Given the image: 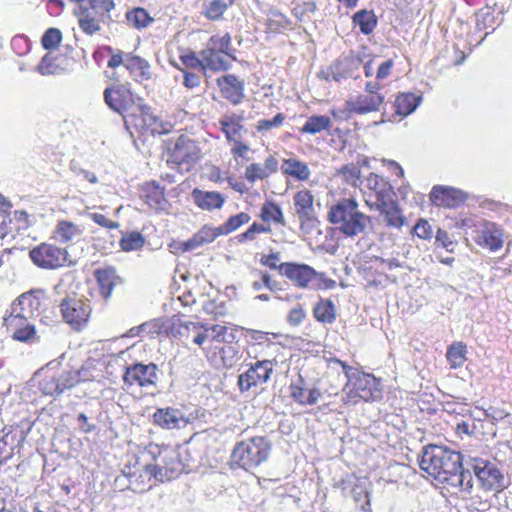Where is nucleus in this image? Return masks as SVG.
Returning a JSON list of instances; mask_svg holds the SVG:
<instances>
[{"mask_svg": "<svg viewBox=\"0 0 512 512\" xmlns=\"http://www.w3.org/2000/svg\"><path fill=\"white\" fill-rule=\"evenodd\" d=\"M472 469L482 490L501 492L505 489L504 475L494 463L474 459Z\"/></svg>", "mask_w": 512, "mask_h": 512, "instance_id": "nucleus-8", "label": "nucleus"}, {"mask_svg": "<svg viewBox=\"0 0 512 512\" xmlns=\"http://www.w3.org/2000/svg\"><path fill=\"white\" fill-rule=\"evenodd\" d=\"M314 316L322 323H332L336 319V308L330 299L320 300L314 307Z\"/></svg>", "mask_w": 512, "mask_h": 512, "instance_id": "nucleus-36", "label": "nucleus"}, {"mask_svg": "<svg viewBox=\"0 0 512 512\" xmlns=\"http://www.w3.org/2000/svg\"><path fill=\"white\" fill-rule=\"evenodd\" d=\"M207 47L211 48L212 50L219 51L220 53L224 54L225 56H228L235 60V57L232 55V49H231V36L229 33L224 34L223 36L214 35L209 39V42L207 44Z\"/></svg>", "mask_w": 512, "mask_h": 512, "instance_id": "nucleus-45", "label": "nucleus"}, {"mask_svg": "<svg viewBox=\"0 0 512 512\" xmlns=\"http://www.w3.org/2000/svg\"><path fill=\"white\" fill-rule=\"evenodd\" d=\"M157 370L158 368L154 363H133L125 367L123 382L128 386H156L158 380Z\"/></svg>", "mask_w": 512, "mask_h": 512, "instance_id": "nucleus-13", "label": "nucleus"}, {"mask_svg": "<svg viewBox=\"0 0 512 512\" xmlns=\"http://www.w3.org/2000/svg\"><path fill=\"white\" fill-rule=\"evenodd\" d=\"M344 391L351 402L356 403V399L364 401L376 400L381 396L379 383L376 378L368 373L357 372L354 377L349 378Z\"/></svg>", "mask_w": 512, "mask_h": 512, "instance_id": "nucleus-6", "label": "nucleus"}, {"mask_svg": "<svg viewBox=\"0 0 512 512\" xmlns=\"http://www.w3.org/2000/svg\"><path fill=\"white\" fill-rule=\"evenodd\" d=\"M284 174L294 177L297 180L305 181L310 177V169L308 166L295 158L285 159L281 166Z\"/></svg>", "mask_w": 512, "mask_h": 512, "instance_id": "nucleus-32", "label": "nucleus"}, {"mask_svg": "<svg viewBox=\"0 0 512 512\" xmlns=\"http://www.w3.org/2000/svg\"><path fill=\"white\" fill-rule=\"evenodd\" d=\"M90 218L98 225L107 229H117L119 223L108 219L105 215L100 213H92Z\"/></svg>", "mask_w": 512, "mask_h": 512, "instance_id": "nucleus-64", "label": "nucleus"}, {"mask_svg": "<svg viewBox=\"0 0 512 512\" xmlns=\"http://www.w3.org/2000/svg\"><path fill=\"white\" fill-rule=\"evenodd\" d=\"M414 234L424 240L431 239L433 231L427 220L420 219L413 228Z\"/></svg>", "mask_w": 512, "mask_h": 512, "instance_id": "nucleus-61", "label": "nucleus"}, {"mask_svg": "<svg viewBox=\"0 0 512 512\" xmlns=\"http://www.w3.org/2000/svg\"><path fill=\"white\" fill-rule=\"evenodd\" d=\"M70 169L73 172V174L76 177L80 178L81 180H86L93 184L98 182V178L93 172H90L86 169L80 168V167L76 166L75 164H71Z\"/></svg>", "mask_w": 512, "mask_h": 512, "instance_id": "nucleus-62", "label": "nucleus"}, {"mask_svg": "<svg viewBox=\"0 0 512 512\" xmlns=\"http://www.w3.org/2000/svg\"><path fill=\"white\" fill-rule=\"evenodd\" d=\"M477 242L491 251H497L503 246V232L495 223L483 222L478 230Z\"/></svg>", "mask_w": 512, "mask_h": 512, "instance_id": "nucleus-20", "label": "nucleus"}, {"mask_svg": "<svg viewBox=\"0 0 512 512\" xmlns=\"http://www.w3.org/2000/svg\"><path fill=\"white\" fill-rule=\"evenodd\" d=\"M422 96L413 93H401L395 100V112L400 116H408L420 105Z\"/></svg>", "mask_w": 512, "mask_h": 512, "instance_id": "nucleus-30", "label": "nucleus"}, {"mask_svg": "<svg viewBox=\"0 0 512 512\" xmlns=\"http://www.w3.org/2000/svg\"><path fill=\"white\" fill-rule=\"evenodd\" d=\"M137 112L140 113L144 125L151 131L152 134H155L154 128H157V125L160 121L158 115H156L149 106L144 104V100L138 102L136 113Z\"/></svg>", "mask_w": 512, "mask_h": 512, "instance_id": "nucleus-48", "label": "nucleus"}, {"mask_svg": "<svg viewBox=\"0 0 512 512\" xmlns=\"http://www.w3.org/2000/svg\"><path fill=\"white\" fill-rule=\"evenodd\" d=\"M154 423L164 429H178L187 421L183 412L175 408H160L153 415Z\"/></svg>", "mask_w": 512, "mask_h": 512, "instance_id": "nucleus-22", "label": "nucleus"}, {"mask_svg": "<svg viewBox=\"0 0 512 512\" xmlns=\"http://www.w3.org/2000/svg\"><path fill=\"white\" fill-rule=\"evenodd\" d=\"M63 320L76 331L82 330L88 323L91 307L83 299L68 297L60 304Z\"/></svg>", "mask_w": 512, "mask_h": 512, "instance_id": "nucleus-9", "label": "nucleus"}, {"mask_svg": "<svg viewBox=\"0 0 512 512\" xmlns=\"http://www.w3.org/2000/svg\"><path fill=\"white\" fill-rule=\"evenodd\" d=\"M245 176L250 182H255L256 180H262L268 177L263 165L258 163H253L247 166Z\"/></svg>", "mask_w": 512, "mask_h": 512, "instance_id": "nucleus-57", "label": "nucleus"}, {"mask_svg": "<svg viewBox=\"0 0 512 512\" xmlns=\"http://www.w3.org/2000/svg\"><path fill=\"white\" fill-rule=\"evenodd\" d=\"M261 216L264 221H274L281 225L285 224L283 212L280 206L274 202H267L263 205Z\"/></svg>", "mask_w": 512, "mask_h": 512, "instance_id": "nucleus-49", "label": "nucleus"}, {"mask_svg": "<svg viewBox=\"0 0 512 512\" xmlns=\"http://www.w3.org/2000/svg\"><path fill=\"white\" fill-rule=\"evenodd\" d=\"M270 227L269 226H264V225H261V224H257V223H254L253 225H251L244 233L238 235V241L239 242H243V241H246V240H254L256 235L259 234V233H265V232H270Z\"/></svg>", "mask_w": 512, "mask_h": 512, "instance_id": "nucleus-58", "label": "nucleus"}, {"mask_svg": "<svg viewBox=\"0 0 512 512\" xmlns=\"http://www.w3.org/2000/svg\"><path fill=\"white\" fill-rule=\"evenodd\" d=\"M222 365L224 367H232L239 359L238 350L231 345L223 346L219 350Z\"/></svg>", "mask_w": 512, "mask_h": 512, "instance_id": "nucleus-56", "label": "nucleus"}, {"mask_svg": "<svg viewBox=\"0 0 512 512\" xmlns=\"http://www.w3.org/2000/svg\"><path fill=\"white\" fill-rule=\"evenodd\" d=\"M353 22L359 26L360 31L368 35L377 25V18L373 11L360 10L353 16Z\"/></svg>", "mask_w": 512, "mask_h": 512, "instance_id": "nucleus-42", "label": "nucleus"}, {"mask_svg": "<svg viewBox=\"0 0 512 512\" xmlns=\"http://www.w3.org/2000/svg\"><path fill=\"white\" fill-rule=\"evenodd\" d=\"M100 287V293L104 299H108L114 287L116 286L119 277L113 267H105L97 269L94 273Z\"/></svg>", "mask_w": 512, "mask_h": 512, "instance_id": "nucleus-26", "label": "nucleus"}, {"mask_svg": "<svg viewBox=\"0 0 512 512\" xmlns=\"http://www.w3.org/2000/svg\"><path fill=\"white\" fill-rule=\"evenodd\" d=\"M221 95L234 105H238L244 98L243 80L233 74H226L217 79Z\"/></svg>", "mask_w": 512, "mask_h": 512, "instance_id": "nucleus-17", "label": "nucleus"}, {"mask_svg": "<svg viewBox=\"0 0 512 512\" xmlns=\"http://www.w3.org/2000/svg\"><path fill=\"white\" fill-rule=\"evenodd\" d=\"M194 203L202 210L220 209L226 198L216 191H204L199 188H194L191 193Z\"/></svg>", "mask_w": 512, "mask_h": 512, "instance_id": "nucleus-23", "label": "nucleus"}, {"mask_svg": "<svg viewBox=\"0 0 512 512\" xmlns=\"http://www.w3.org/2000/svg\"><path fill=\"white\" fill-rule=\"evenodd\" d=\"M127 21L136 29L148 27L154 19L141 7L134 8L126 13Z\"/></svg>", "mask_w": 512, "mask_h": 512, "instance_id": "nucleus-44", "label": "nucleus"}, {"mask_svg": "<svg viewBox=\"0 0 512 512\" xmlns=\"http://www.w3.org/2000/svg\"><path fill=\"white\" fill-rule=\"evenodd\" d=\"M249 221V214L241 212L237 215L231 216L223 225L219 226V232L221 235H228Z\"/></svg>", "mask_w": 512, "mask_h": 512, "instance_id": "nucleus-47", "label": "nucleus"}, {"mask_svg": "<svg viewBox=\"0 0 512 512\" xmlns=\"http://www.w3.org/2000/svg\"><path fill=\"white\" fill-rule=\"evenodd\" d=\"M187 449L183 447L160 446L149 444L142 453L143 471L149 477L164 482L188 472L189 464Z\"/></svg>", "mask_w": 512, "mask_h": 512, "instance_id": "nucleus-1", "label": "nucleus"}, {"mask_svg": "<svg viewBox=\"0 0 512 512\" xmlns=\"http://www.w3.org/2000/svg\"><path fill=\"white\" fill-rule=\"evenodd\" d=\"M383 103V95H359L356 99L346 102V112L364 115L378 111Z\"/></svg>", "mask_w": 512, "mask_h": 512, "instance_id": "nucleus-19", "label": "nucleus"}, {"mask_svg": "<svg viewBox=\"0 0 512 512\" xmlns=\"http://www.w3.org/2000/svg\"><path fill=\"white\" fill-rule=\"evenodd\" d=\"M145 243V238L139 232H129L120 240V247L123 251H135L139 250L143 247Z\"/></svg>", "mask_w": 512, "mask_h": 512, "instance_id": "nucleus-46", "label": "nucleus"}, {"mask_svg": "<svg viewBox=\"0 0 512 512\" xmlns=\"http://www.w3.org/2000/svg\"><path fill=\"white\" fill-rule=\"evenodd\" d=\"M340 173L343 175L344 180L348 184H350L354 187L359 186V184L361 183V180H360L361 171L354 164H347V165L343 166L340 169Z\"/></svg>", "mask_w": 512, "mask_h": 512, "instance_id": "nucleus-54", "label": "nucleus"}, {"mask_svg": "<svg viewBox=\"0 0 512 512\" xmlns=\"http://www.w3.org/2000/svg\"><path fill=\"white\" fill-rule=\"evenodd\" d=\"M81 233L82 230L76 224L70 221H60L55 228L54 237L60 243H68L78 238Z\"/></svg>", "mask_w": 512, "mask_h": 512, "instance_id": "nucleus-35", "label": "nucleus"}, {"mask_svg": "<svg viewBox=\"0 0 512 512\" xmlns=\"http://www.w3.org/2000/svg\"><path fill=\"white\" fill-rule=\"evenodd\" d=\"M12 337L20 342H33L37 339L36 328L33 324H25V327L15 329Z\"/></svg>", "mask_w": 512, "mask_h": 512, "instance_id": "nucleus-55", "label": "nucleus"}, {"mask_svg": "<svg viewBox=\"0 0 512 512\" xmlns=\"http://www.w3.org/2000/svg\"><path fill=\"white\" fill-rule=\"evenodd\" d=\"M145 202L155 211L164 210L167 205V200L164 195V190L155 185L154 183L148 184L145 188L144 194Z\"/></svg>", "mask_w": 512, "mask_h": 512, "instance_id": "nucleus-34", "label": "nucleus"}, {"mask_svg": "<svg viewBox=\"0 0 512 512\" xmlns=\"http://www.w3.org/2000/svg\"><path fill=\"white\" fill-rule=\"evenodd\" d=\"M202 328L206 327L197 322H184L179 326V334L186 337L191 335L193 343L202 345L207 339V334L201 331Z\"/></svg>", "mask_w": 512, "mask_h": 512, "instance_id": "nucleus-39", "label": "nucleus"}, {"mask_svg": "<svg viewBox=\"0 0 512 512\" xmlns=\"http://www.w3.org/2000/svg\"><path fill=\"white\" fill-rule=\"evenodd\" d=\"M125 67L134 76L137 82L149 80L152 77L151 67L147 60L134 56L131 54H125Z\"/></svg>", "mask_w": 512, "mask_h": 512, "instance_id": "nucleus-25", "label": "nucleus"}, {"mask_svg": "<svg viewBox=\"0 0 512 512\" xmlns=\"http://www.w3.org/2000/svg\"><path fill=\"white\" fill-rule=\"evenodd\" d=\"M359 64V59L345 57L337 61L333 66H331V70L328 73L326 79H332L336 82H340L341 80L346 79L348 77H353L352 68H357Z\"/></svg>", "mask_w": 512, "mask_h": 512, "instance_id": "nucleus-28", "label": "nucleus"}, {"mask_svg": "<svg viewBox=\"0 0 512 512\" xmlns=\"http://www.w3.org/2000/svg\"><path fill=\"white\" fill-rule=\"evenodd\" d=\"M308 390L307 382L300 374L289 385L290 397L301 406H305Z\"/></svg>", "mask_w": 512, "mask_h": 512, "instance_id": "nucleus-43", "label": "nucleus"}, {"mask_svg": "<svg viewBox=\"0 0 512 512\" xmlns=\"http://www.w3.org/2000/svg\"><path fill=\"white\" fill-rule=\"evenodd\" d=\"M467 348L462 342L453 343L446 352L447 361L452 369L461 367L466 361Z\"/></svg>", "mask_w": 512, "mask_h": 512, "instance_id": "nucleus-41", "label": "nucleus"}, {"mask_svg": "<svg viewBox=\"0 0 512 512\" xmlns=\"http://www.w3.org/2000/svg\"><path fill=\"white\" fill-rule=\"evenodd\" d=\"M62 39L61 31L57 28H49L42 37V45L47 50L55 49Z\"/></svg>", "mask_w": 512, "mask_h": 512, "instance_id": "nucleus-53", "label": "nucleus"}, {"mask_svg": "<svg viewBox=\"0 0 512 512\" xmlns=\"http://www.w3.org/2000/svg\"><path fill=\"white\" fill-rule=\"evenodd\" d=\"M445 484L458 488L463 492H470L473 488V478L469 470H464L462 467L459 472L451 474Z\"/></svg>", "mask_w": 512, "mask_h": 512, "instance_id": "nucleus-37", "label": "nucleus"}, {"mask_svg": "<svg viewBox=\"0 0 512 512\" xmlns=\"http://www.w3.org/2000/svg\"><path fill=\"white\" fill-rule=\"evenodd\" d=\"M279 272L299 288H332L335 284V281L325 278L323 273L306 264L284 262L279 265Z\"/></svg>", "mask_w": 512, "mask_h": 512, "instance_id": "nucleus-5", "label": "nucleus"}, {"mask_svg": "<svg viewBox=\"0 0 512 512\" xmlns=\"http://www.w3.org/2000/svg\"><path fill=\"white\" fill-rule=\"evenodd\" d=\"M106 104L115 112L125 116L135 115L138 108V102L143 99L134 95L130 89L124 85H115L108 87L104 91Z\"/></svg>", "mask_w": 512, "mask_h": 512, "instance_id": "nucleus-7", "label": "nucleus"}, {"mask_svg": "<svg viewBox=\"0 0 512 512\" xmlns=\"http://www.w3.org/2000/svg\"><path fill=\"white\" fill-rule=\"evenodd\" d=\"M233 2L234 0H211L204 5L203 14L207 19L217 21Z\"/></svg>", "mask_w": 512, "mask_h": 512, "instance_id": "nucleus-38", "label": "nucleus"}, {"mask_svg": "<svg viewBox=\"0 0 512 512\" xmlns=\"http://www.w3.org/2000/svg\"><path fill=\"white\" fill-rule=\"evenodd\" d=\"M327 217L334 229L347 238L366 234L371 223L370 216L360 211L354 198H343L331 205Z\"/></svg>", "mask_w": 512, "mask_h": 512, "instance_id": "nucleus-2", "label": "nucleus"}, {"mask_svg": "<svg viewBox=\"0 0 512 512\" xmlns=\"http://www.w3.org/2000/svg\"><path fill=\"white\" fill-rule=\"evenodd\" d=\"M305 316V311L300 305H298L290 310L287 320L290 325L298 326L304 320Z\"/></svg>", "mask_w": 512, "mask_h": 512, "instance_id": "nucleus-63", "label": "nucleus"}, {"mask_svg": "<svg viewBox=\"0 0 512 512\" xmlns=\"http://www.w3.org/2000/svg\"><path fill=\"white\" fill-rule=\"evenodd\" d=\"M200 150L196 142L187 136L181 135L175 142L170 153L169 161L177 165H193L199 159Z\"/></svg>", "mask_w": 512, "mask_h": 512, "instance_id": "nucleus-15", "label": "nucleus"}, {"mask_svg": "<svg viewBox=\"0 0 512 512\" xmlns=\"http://www.w3.org/2000/svg\"><path fill=\"white\" fill-rule=\"evenodd\" d=\"M29 319L30 318L20 317V315L16 317L15 313H12L10 310L9 315L4 317V325L8 329H11L12 332H15V329L25 327V324H31Z\"/></svg>", "mask_w": 512, "mask_h": 512, "instance_id": "nucleus-60", "label": "nucleus"}, {"mask_svg": "<svg viewBox=\"0 0 512 512\" xmlns=\"http://www.w3.org/2000/svg\"><path fill=\"white\" fill-rule=\"evenodd\" d=\"M257 274L260 276V280H255L251 284L254 291H260L263 287H266L272 292L280 290L279 283L272 280L269 273L257 271Z\"/></svg>", "mask_w": 512, "mask_h": 512, "instance_id": "nucleus-52", "label": "nucleus"}, {"mask_svg": "<svg viewBox=\"0 0 512 512\" xmlns=\"http://www.w3.org/2000/svg\"><path fill=\"white\" fill-rule=\"evenodd\" d=\"M294 209L295 214L298 217V220L301 224L309 222L314 219V197L309 190H300L298 191L294 197Z\"/></svg>", "mask_w": 512, "mask_h": 512, "instance_id": "nucleus-21", "label": "nucleus"}, {"mask_svg": "<svg viewBox=\"0 0 512 512\" xmlns=\"http://www.w3.org/2000/svg\"><path fill=\"white\" fill-rule=\"evenodd\" d=\"M285 119V116L282 113H277L272 119H262L257 123V130L269 131L272 128L280 127Z\"/></svg>", "mask_w": 512, "mask_h": 512, "instance_id": "nucleus-59", "label": "nucleus"}, {"mask_svg": "<svg viewBox=\"0 0 512 512\" xmlns=\"http://www.w3.org/2000/svg\"><path fill=\"white\" fill-rule=\"evenodd\" d=\"M46 302L43 290L36 289L21 294L11 305L12 313L24 318H34L40 315L41 308Z\"/></svg>", "mask_w": 512, "mask_h": 512, "instance_id": "nucleus-12", "label": "nucleus"}, {"mask_svg": "<svg viewBox=\"0 0 512 512\" xmlns=\"http://www.w3.org/2000/svg\"><path fill=\"white\" fill-rule=\"evenodd\" d=\"M30 258L40 268L57 269L65 265L68 253L64 248L42 243L30 251Z\"/></svg>", "mask_w": 512, "mask_h": 512, "instance_id": "nucleus-10", "label": "nucleus"}, {"mask_svg": "<svg viewBox=\"0 0 512 512\" xmlns=\"http://www.w3.org/2000/svg\"><path fill=\"white\" fill-rule=\"evenodd\" d=\"M461 463L460 452L439 445L426 446L419 460L420 468L443 484L451 474L460 471Z\"/></svg>", "mask_w": 512, "mask_h": 512, "instance_id": "nucleus-3", "label": "nucleus"}, {"mask_svg": "<svg viewBox=\"0 0 512 512\" xmlns=\"http://www.w3.org/2000/svg\"><path fill=\"white\" fill-rule=\"evenodd\" d=\"M205 331H211L212 332V338L215 341L218 342H224V343H232L235 339V334L233 329L224 326V325H213L211 327H206Z\"/></svg>", "mask_w": 512, "mask_h": 512, "instance_id": "nucleus-50", "label": "nucleus"}, {"mask_svg": "<svg viewBox=\"0 0 512 512\" xmlns=\"http://www.w3.org/2000/svg\"><path fill=\"white\" fill-rule=\"evenodd\" d=\"M221 233L219 227L205 225L190 239L182 243L183 251H192L205 244L213 242Z\"/></svg>", "mask_w": 512, "mask_h": 512, "instance_id": "nucleus-24", "label": "nucleus"}, {"mask_svg": "<svg viewBox=\"0 0 512 512\" xmlns=\"http://www.w3.org/2000/svg\"><path fill=\"white\" fill-rule=\"evenodd\" d=\"M80 9L82 8L80 7ZM78 22L83 32L88 35H92L100 30L99 22L91 15L87 9L81 10Z\"/></svg>", "mask_w": 512, "mask_h": 512, "instance_id": "nucleus-51", "label": "nucleus"}, {"mask_svg": "<svg viewBox=\"0 0 512 512\" xmlns=\"http://www.w3.org/2000/svg\"><path fill=\"white\" fill-rule=\"evenodd\" d=\"M369 486L370 482L367 478H356L351 491L354 501L360 504L364 511L370 510Z\"/></svg>", "mask_w": 512, "mask_h": 512, "instance_id": "nucleus-33", "label": "nucleus"}, {"mask_svg": "<svg viewBox=\"0 0 512 512\" xmlns=\"http://www.w3.org/2000/svg\"><path fill=\"white\" fill-rule=\"evenodd\" d=\"M366 182L367 187L374 192L376 197L374 202H381L393 196L390 184L377 174L370 173L366 179Z\"/></svg>", "mask_w": 512, "mask_h": 512, "instance_id": "nucleus-29", "label": "nucleus"}, {"mask_svg": "<svg viewBox=\"0 0 512 512\" xmlns=\"http://www.w3.org/2000/svg\"><path fill=\"white\" fill-rule=\"evenodd\" d=\"M331 126L332 122L329 117L324 115H313L306 120L305 124L301 128V132L317 134L321 131L330 129Z\"/></svg>", "mask_w": 512, "mask_h": 512, "instance_id": "nucleus-40", "label": "nucleus"}, {"mask_svg": "<svg viewBox=\"0 0 512 512\" xmlns=\"http://www.w3.org/2000/svg\"><path fill=\"white\" fill-rule=\"evenodd\" d=\"M200 57L203 60V69L209 68L213 71H220L229 69L231 65L227 58L228 56L209 47L200 52Z\"/></svg>", "mask_w": 512, "mask_h": 512, "instance_id": "nucleus-27", "label": "nucleus"}, {"mask_svg": "<svg viewBox=\"0 0 512 512\" xmlns=\"http://www.w3.org/2000/svg\"><path fill=\"white\" fill-rule=\"evenodd\" d=\"M273 362L270 360L257 361L245 372L238 376V387L241 392L250 390L252 387L266 383L273 372Z\"/></svg>", "mask_w": 512, "mask_h": 512, "instance_id": "nucleus-14", "label": "nucleus"}, {"mask_svg": "<svg viewBox=\"0 0 512 512\" xmlns=\"http://www.w3.org/2000/svg\"><path fill=\"white\" fill-rule=\"evenodd\" d=\"M81 381L78 369H64L58 374L46 375L40 382L41 390L46 395L58 396L65 390L73 388Z\"/></svg>", "mask_w": 512, "mask_h": 512, "instance_id": "nucleus-11", "label": "nucleus"}, {"mask_svg": "<svg viewBox=\"0 0 512 512\" xmlns=\"http://www.w3.org/2000/svg\"><path fill=\"white\" fill-rule=\"evenodd\" d=\"M272 449L271 441L264 436H254L237 442L231 459L238 467L250 471L266 462Z\"/></svg>", "mask_w": 512, "mask_h": 512, "instance_id": "nucleus-4", "label": "nucleus"}, {"mask_svg": "<svg viewBox=\"0 0 512 512\" xmlns=\"http://www.w3.org/2000/svg\"><path fill=\"white\" fill-rule=\"evenodd\" d=\"M466 199L465 194L452 187L434 186L430 193L432 204L441 207L455 208Z\"/></svg>", "mask_w": 512, "mask_h": 512, "instance_id": "nucleus-18", "label": "nucleus"}, {"mask_svg": "<svg viewBox=\"0 0 512 512\" xmlns=\"http://www.w3.org/2000/svg\"><path fill=\"white\" fill-rule=\"evenodd\" d=\"M366 205L370 210H377L384 217L387 226L401 228L404 224V217L398 204L392 199V196L381 202H372L370 198L365 199Z\"/></svg>", "mask_w": 512, "mask_h": 512, "instance_id": "nucleus-16", "label": "nucleus"}, {"mask_svg": "<svg viewBox=\"0 0 512 512\" xmlns=\"http://www.w3.org/2000/svg\"><path fill=\"white\" fill-rule=\"evenodd\" d=\"M243 119V114L234 113L231 115H224L219 120L222 131L225 133V136L228 140H236V138L240 137V132L243 129V126L240 124V122Z\"/></svg>", "mask_w": 512, "mask_h": 512, "instance_id": "nucleus-31", "label": "nucleus"}]
</instances>
